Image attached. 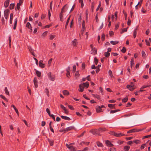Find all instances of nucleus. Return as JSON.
Instances as JSON below:
<instances>
[{
    "mask_svg": "<svg viewBox=\"0 0 151 151\" xmlns=\"http://www.w3.org/2000/svg\"><path fill=\"white\" fill-rule=\"evenodd\" d=\"M34 83L35 88H37L38 87L37 80L36 78H35L33 81Z\"/></svg>",
    "mask_w": 151,
    "mask_h": 151,
    "instance_id": "obj_7",
    "label": "nucleus"
},
{
    "mask_svg": "<svg viewBox=\"0 0 151 151\" xmlns=\"http://www.w3.org/2000/svg\"><path fill=\"white\" fill-rule=\"evenodd\" d=\"M9 47H11V37H9Z\"/></svg>",
    "mask_w": 151,
    "mask_h": 151,
    "instance_id": "obj_47",
    "label": "nucleus"
},
{
    "mask_svg": "<svg viewBox=\"0 0 151 151\" xmlns=\"http://www.w3.org/2000/svg\"><path fill=\"white\" fill-rule=\"evenodd\" d=\"M76 66L75 65H74L73 67V72H74L76 71Z\"/></svg>",
    "mask_w": 151,
    "mask_h": 151,
    "instance_id": "obj_51",
    "label": "nucleus"
},
{
    "mask_svg": "<svg viewBox=\"0 0 151 151\" xmlns=\"http://www.w3.org/2000/svg\"><path fill=\"white\" fill-rule=\"evenodd\" d=\"M127 88L129 89V90L132 91L135 88H133L132 86H130L129 85H127Z\"/></svg>",
    "mask_w": 151,
    "mask_h": 151,
    "instance_id": "obj_10",
    "label": "nucleus"
},
{
    "mask_svg": "<svg viewBox=\"0 0 151 151\" xmlns=\"http://www.w3.org/2000/svg\"><path fill=\"white\" fill-rule=\"evenodd\" d=\"M68 106L70 109L72 110H73L74 109V108L73 107V106H72L68 105Z\"/></svg>",
    "mask_w": 151,
    "mask_h": 151,
    "instance_id": "obj_50",
    "label": "nucleus"
},
{
    "mask_svg": "<svg viewBox=\"0 0 151 151\" xmlns=\"http://www.w3.org/2000/svg\"><path fill=\"white\" fill-rule=\"evenodd\" d=\"M110 43L111 44H112L113 45H116V44H117L118 43V42L117 41H111L110 42Z\"/></svg>",
    "mask_w": 151,
    "mask_h": 151,
    "instance_id": "obj_26",
    "label": "nucleus"
},
{
    "mask_svg": "<svg viewBox=\"0 0 151 151\" xmlns=\"http://www.w3.org/2000/svg\"><path fill=\"white\" fill-rule=\"evenodd\" d=\"M128 100V98L127 97H125L124 99H123L122 100V101L123 102H126Z\"/></svg>",
    "mask_w": 151,
    "mask_h": 151,
    "instance_id": "obj_35",
    "label": "nucleus"
},
{
    "mask_svg": "<svg viewBox=\"0 0 151 151\" xmlns=\"http://www.w3.org/2000/svg\"><path fill=\"white\" fill-rule=\"evenodd\" d=\"M134 143H135L136 144H138L139 143V140H137L134 141Z\"/></svg>",
    "mask_w": 151,
    "mask_h": 151,
    "instance_id": "obj_57",
    "label": "nucleus"
},
{
    "mask_svg": "<svg viewBox=\"0 0 151 151\" xmlns=\"http://www.w3.org/2000/svg\"><path fill=\"white\" fill-rule=\"evenodd\" d=\"M72 143H70L69 145L67 144L66 145L70 151H76L75 148L72 146Z\"/></svg>",
    "mask_w": 151,
    "mask_h": 151,
    "instance_id": "obj_3",
    "label": "nucleus"
},
{
    "mask_svg": "<svg viewBox=\"0 0 151 151\" xmlns=\"http://www.w3.org/2000/svg\"><path fill=\"white\" fill-rule=\"evenodd\" d=\"M145 145H146V144H144L142 145L141 147H140L141 149L142 150V149H144L145 148Z\"/></svg>",
    "mask_w": 151,
    "mask_h": 151,
    "instance_id": "obj_54",
    "label": "nucleus"
},
{
    "mask_svg": "<svg viewBox=\"0 0 151 151\" xmlns=\"http://www.w3.org/2000/svg\"><path fill=\"white\" fill-rule=\"evenodd\" d=\"M110 55V53L109 52H106L105 53L104 55L106 57H108Z\"/></svg>",
    "mask_w": 151,
    "mask_h": 151,
    "instance_id": "obj_44",
    "label": "nucleus"
},
{
    "mask_svg": "<svg viewBox=\"0 0 151 151\" xmlns=\"http://www.w3.org/2000/svg\"><path fill=\"white\" fill-rule=\"evenodd\" d=\"M74 129V127L73 126H71L69 127H68L66 129H64L63 130V131L64 132H68L70 130L73 129Z\"/></svg>",
    "mask_w": 151,
    "mask_h": 151,
    "instance_id": "obj_5",
    "label": "nucleus"
},
{
    "mask_svg": "<svg viewBox=\"0 0 151 151\" xmlns=\"http://www.w3.org/2000/svg\"><path fill=\"white\" fill-rule=\"evenodd\" d=\"M151 137V134H150L149 135H147V136H145L143 137V139L146 138H147L148 137Z\"/></svg>",
    "mask_w": 151,
    "mask_h": 151,
    "instance_id": "obj_55",
    "label": "nucleus"
},
{
    "mask_svg": "<svg viewBox=\"0 0 151 151\" xmlns=\"http://www.w3.org/2000/svg\"><path fill=\"white\" fill-rule=\"evenodd\" d=\"M130 148V147L129 146H126L124 148V151H128Z\"/></svg>",
    "mask_w": 151,
    "mask_h": 151,
    "instance_id": "obj_25",
    "label": "nucleus"
},
{
    "mask_svg": "<svg viewBox=\"0 0 151 151\" xmlns=\"http://www.w3.org/2000/svg\"><path fill=\"white\" fill-rule=\"evenodd\" d=\"M127 28H128V27H127L126 28H124L122 29V30L121 32V33L122 34L123 32H127Z\"/></svg>",
    "mask_w": 151,
    "mask_h": 151,
    "instance_id": "obj_27",
    "label": "nucleus"
},
{
    "mask_svg": "<svg viewBox=\"0 0 151 151\" xmlns=\"http://www.w3.org/2000/svg\"><path fill=\"white\" fill-rule=\"evenodd\" d=\"M13 18V14L12 13L10 14V20H12Z\"/></svg>",
    "mask_w": 151,
    "mask_h": 151,
    "instance_id": "obj_58",
    "label": "nucleus"
},
{
    "mask_svg": "<svg viewBox=\"0 0 151 151\" xmlns=\"http://www.w3.org/2000/svg\"><path fill=\"white\" fill-rule=\"evenodd\" d=\"M76 76L78 77L79 76V74L78 72L77 71L76 72L75 75Z\"/></svg>",
    "mask_w": 151,
    "mask_h": 151,
    "instance_id": "obj_62",
    "label": "nucleus"
},
{
    "mask_svg": "<svg viewBox=\"0 0 151 151\" xmlns=\"http://www.w3.org/2000/svg\"><path fill=\"white\" fill-rule=\"evenodd\" d=\"M102 110L101 107L100 106H98L97 108H96V110L97 112H99L101 111Z\"/></svg>",
    "mask_w": 151,
    "mask_h": 151,
    "instance_id": "obj_22",
    "label": "nucleus"
},
{
    "mask_svg": "<svg viewBox=\"0 0 151 151\" xmlns=\"http://www.w3.org/2000/svg\"><path fill=\"white\" fill-rule=\"evenodd\" d=\"M45 92L46 93L47 96H49V91L48 89L47 88H46L45 89Z\"/></svg>",
    "mask_w": 151,
    "mask_h": 151,
    "instance_id": "obj_32",
    "label": "nucleus"
},
{
    "mask_svg": "<svg viewBox=\"0 0 151 151\" xmlns=\"http://www.w3.org/2000/svg\"><path fill=\"white\" fill-rule=\"evenodd\" d=\"M109 73L111 77H113V76L112 75V72L111 70H109Z\"/></svg>",
    "mask_w": 151,
    "mask_h": 151,
    "instance_id": "obj_53",
    "label": "nucleus"
},
{
    "mask_svg": "<svg viewBox=\"0 0 151 151\" xmlns=\"http://www.w3.org/2000/svg\"><path fill=\"white\" fill-rule=\"evenodd\" d=\"M92 95L93 96L96 98H97L98 99H100V97L98 95H95L94 94H92Z\"/></svg>",
    "mask_w": 151,
    "mask_h": 151,
    "instance_id": "obj_33",
    "label": "nucleus"
},
{
    "mask_svg": "<svg viewBox=\"0 0 151 151\" xmlns=\"http://www.w3.org/2000/svg\"><path fill=\"white\" fill-rule=\"evenodd\" d=\"M61 117L62 119H65V120H70V118L67 116H61Z\"/></svg>",
    "mask_w": 151,
    "mask_h": 151,
    "instance_id": "obj_12",
    "label": "nucleus"
},
{
    "mask_svg": "<svg viewBox=\"0 0 151 151\" xmlns=\"http://www.w3.org/2000/svg\"><path fill=\"white\" fill-rule=\"evenodd\" d=\"M130 62H131V68H132L133 65H134L133 58H132L131 59V61H130Z\"/></svg>",
    "mask_w": 151,
    "mask_h": 151,
    "instance_id": "obj_24",
    "label": "nucleus"
},
{
    "mask_svg": "<svg viewBox=\"0 0 151 151\" xmlns=\"http://www.w3.org/2000/svg\"><path fill=\"white\" fill-rule=\"evenodd\" d=\"M97 68V67H95L94 65H93L91 66V68L93 69H94Z\"/></svg>",
    "mask_w": 151,
    "mask_h": 151,
    "instance_id": "obj_59",
    "label": "nucleus"
},
{
    "mask_svg": "<svg viewBox=\"0 0 151 151\" xmlns=\"http://www.w3.org/2000/svg\"><path fill=\"white\" fill-rule=\"evenodd\" d=\"M36 73L37 76L38 77H40L41 76V73L38 70H36Z\"/></svg>",
    "mask_w": 151,
    "mask_h": 151,
    "instance_id": "obj_30",
    "label": "nucleus"
},
{
    "mask_svg": "<svg viewBox=\"0 0 151 151\" xmlns=\"http://www.w3.org/2000/svg\"><path fill=\"white\" fill-rule=\"evenodd\" d=\"M97 145H98V147H102L103 146L102 144L101 143H100V142H97Z\"/></svg>",
    "mask_w": 151,
    "mask_h": 151,
    "instance_id": "obj_34",
    "label": "nucleus"
},
{
    "mask_svg": "<svg viewBox=\"0 0 151 151\" xmlns=\"http://www.w3.org/2000/svg\"><path fill=\"white\" fill-rule=\"evenodd\" d=\"M92 52H91V54H95L97 53V50L95 48H94L92 49Z\"/></svg>",
    "mask_w": 151,
    "mask_h": 151,
    "instance_id": "obj_16",
    "label": "nucleus"
},
{
    "mask_svg": "<svg viewBox=\"0 0 151 151\" xmlns=\"http://www.w3.org/2000/svg\"><path fill=\"white\" fill-rule=\"evenodd\" d=\"M63 92V94L65 95H68L69 94V92L67 91L66 90H64Z\"/></svg>",
    "mask_w": 151,
    "mask_h": 151,
    "instance_id": "obj_18",
    "label": "nucleus"
},
{
    "mask_svg": "<svg viewBox=\"0 0 151 151\" xmlns=\"http://www.w3.org/2000/svg\"><path fill=\"white\" fill-rule=\"evenodd\" d=\"M9 0H7L4 3V6L5 7H7L9 5Z\"/></svg>",
    "mask_w": 151,
    "mask_h": 151,
    "instance_id": "obj_11",
    "label": "nucleus"
},
{
    "mask_svg": "<svg viewBox=\"0 0 151 151\" xmlns=\"http://www.w3.org/2000/svg\"><path fill=\"white\" fill-rule=\"evenodd\" d=\"M79 2L81 4V6L83 7V0H79Z\"/></svg>",
    "mask_w": 151,
    "mask_h": 151,
    "instance_id": "obj_42",
    "label": "nucleus"
},
{
    "mask_svg": "<svg viewBox=\"0 0 151 151\" xmlns=\"http://www.w3.org/2000/svg\"><path fill=\"white\" fill-rule=\"evenodd\" d=\"M4 91L5 93L8 95H9V92L6 87H5L4 88Z\"/></svg>",
    "mask_w": 151,
    "mask_h": 151,
    "instance_id": "obj_21",
    "label": "nucleus"
},
{
    "mask_svg": "<svg viewBox=\"0 0 151 151\" xmlns=\"http://www.w3.org/2000/svg\"><path fill=\"white\" fill-rule=\"evenodd\" d=\"M118 111H119V110H111L110 111V113L111 114H113L115 112H117Z\"/></svg>",
    "mask_w": 151,
    "mask_h": 151,
    "instance_id": "obj_36",
    "label": "nucleus"
},
{
    "mask_svg": "<svg viewBox=\"0 0 151 151\" xmlns=\"http://www.w3.org/2000/svg\"><path fill=\"white\" fill-rule=\"evenodd\" d=\"M0 96V97L2 98L4 100H5V101H7V99L4 96H3L2 95H1Z\"/></svg>",
    "mask_w": 151,
    "mask_h": 151,
    "instance_id": "obj_41",
    "label": "nucleus"
},
{
    "mask_svg": "<svg viewBox=\"0 0 151 151\" xmlns=\"http://www.w3.org/2000/svg\"><path fill=\"white\" fill-rule=\"evenodd\" d=\"M106 144L109 146L112 147L113 145L109 140H106L105 142Z\"/></svg>",
    "mask_w": 151,
    "mask_h": 151,
    "instance_id": "obj_9",
    "label": "nucleus"
},
{
    "mask_svg": "<svg viewBox=\"0 0 151 151\" xmlns=\"http://www.w3.org/2000/svg\"><path fill=\"white\" fill-rule=\"evenodd\" d=\"M55 35H50V40H52L55 37Z\"/></svg>",
    "mask_w": 151,
    "mask_h": 151,
    "instance_id": "obj_39",
    "label": "nucleus"
},
{
    "mask_svg": "<svg viewBox=\"0 0 151 151\" xmlns=\"http://www.w3.org/2000/svg\"><path fill=\"white\" fill-rule=\"evenodd\" d=\"M14 4H11L10 5V6H9L10 9H13L14 8Z\"/></svg>",
    "mask_w": 151,
    "mask_h": 151,
    "instance_id": "obj_31",
    "label": "nucleus"
},
{
    "mask_svg": "<svg viewBox=\"0 0 151 151\" xmlns=\"http://www.w3.org/2000/svg\"><path fill=\"white\" fill-rule=\"evenodd\" d=\"M48 17H49V19L50 20V17L51 16V13L50 12V11L49 10H48Z\"/></svg>",
    "mask_w": 151,
    "mask_h": 151,
    "instance_id": "obj_52",
    "label": "nucleus"
},
{
    "mask_svg": "<svg viewBox=\"0 0 151 151\" xmlns=\"http://www.w3.org/2000/svg\"><path fill=\"white\" fill-rule=\"evenodd\" d=\"M45 66V64H39V66L42 68H44Z\"/></svg>",
    "mask_w": 151,
    "mask_h": 151,
    "instance_id": "obj_40",
    "label": "nucleus"
},
{
    "mask_svg": "<svg viewBox=\"0 0 151 151\" xmlns=\"http://www.w3.org/2000/svg\"><path fill=\"white\" fill-rule=\"evenodd\" d=\"M88 147H85L82 150V151H87L88 150Z\"/></svg>",
    "mask_w": 151,
    "mask_h": 151,
    "instance_id": "obj_63",
    "label": "nucleus"
},
{
    "mask_svg": "<svg viewBox=\"0 0 151 151\" xmlns=\"http://www.w3.org/2000/svg\"><path fill=\"white\" fill-rule=\"evenodd\" d=\"M133 143V142L132 141H129L127 142V144L131 145Z\"/></svg>",
    "mask_w": 151,
    "mask_h": 151,
    "instance_id": "obj_60",
    "label": "nucleus"
},
{
    "mask_svg": "<svg viewBox=\"0 0 151 151\" xmlns=\"http://www.w3.org/2000/svg\"><path fill=\"white\" fill-rule=\"evenodd\" d=\"M109 133L112 135H114L116 137V136H119V135L118 134H117V133H116L115 132H110Z\"/></svg>",
    "mask_w": 151,
    "mask_h": 151,
    "instance_id": "obj_20",
    "label": "nucleus"
},
{
    "mask_svg": "<svg viewBox=\"0 0 151 151\" xmlns=\"http://www.w3.org/2000/svg\"><path fill=\"white\" fill-rule=\"evenodd\" d=\"M21 4H19V3H18L17 4V9L19 10L20 7V5H21Z\"/></svg>",
    "mask_w": 151,
    "mask_h": 151,
    "instance_id": "obj_48",
    "label": "nucleus"
},
{
    "mask_svg": "<svg viewBox=\"0 0 151 151\" xmlns=\"http://www.w3.org/2000/svg\"><path fill=\"white\" fill-rule=\"evenodd\" d=\"M126 51V49L124 47H123L122 49L121 50L122 52L123 53H125Z\"/></svg>",
    "mask_w": 151,
    "mask_h": 151,
    "instance_id": "obj_49",
    "label": "nucleus"
},
{
    "mask_svg": "<svg viewBox=\"0 0 151 151\" xmlns=\"http://www.w3.org/2000/svg\"><path fill=\"white\" fill-rule=\"evenodd\" d=\"M77 43V40L76 39L72 42V44L74 46H76Z\"/></svg>",
    "mask_w": 151,
    "mask_h": 151,
    "instance_id": "obj_14",
    "label": "nucleus"
},
{
    "mask_svg": "<svg viewBox=\"0 0 151 151\" xmlns=\"http://www.w3.org/2000/svg\"><path fill=\"white\" fill-rule=\"evenodd\" d=\"M110 151H115V149L114 148H111L110 149Z\"/></svg>",
    "mask_w": 151,
    "mask_h": 151,
    "instance_id": "obj_64",
    "label": "nucleus"
},
{
    "mask_svg": "<svg viewBox=\"0 0 151 151\" xmlns=\"http://www.w3.org/2000/svg\"><path fill=\"white\" fill-rule=\"evenodd\" d=\"M4 17L6 19H7L8 16L9 14V11L8 9H6L4 11Z\"/></svg>",
    "mask_w": 151,
    "mask_h": 151,
    "instance_id": "obj_6",
    "label": "nucleus"
},
{
    "mask_svg": "<svg viewBox=\"0 0 151 151\" xmlns=\"http://www.w3.org/2000/svg\"><path fill=\"white\" fill-rule=\"evenodd\" d=\"M94 61L96 65L98 62V59L96 58H95L94 59Z\"/></svg>",
    "mask_w": 151,
    "mask_h": 151,
    "instance_id": "obj_46",
    "label": "nucleus"
},
{
    "mask_svg": "<svg viewBox=\"0 0 151 151\" xmlns=\"http://www.w3.org/2000/svg\"><path fill=\"white\" fill-rule=\"evenodd\" d=\"M88 86L89 83L88 82L80 84L79 85V88L78 90L80 92H82L83 91L84 87H86L87 88L88 87Z\"/></svg>",
    "mask_w": 151,
    "mask_h": 151,
    "instance_id": "obj_2",
    "label": "nucleus"
},
{
    "mask_svg": "<svg viewBox=\"0 0 151 151\" xmlns=\"http://www.w3.org/2000/svg\"><path fill=\"white\" fill-rule=\"evenodd\" d=\"M70 16L68 18L67 20V22H66V24H65V29H66L67 28V26L68 25V24L69 22V20H70Z\"/></svg>",
    "mask_w": 151,
    "mask_h": 151,
    "instance_id": "obj_23",
    "label": "nucleus"
},
{
    "mask_svg": "<svg viewBox=\"0 0 151 151\" xmlns=\"http://www.w3.org/2000/svg\"><path fill=\"white\" fill-rule=\"evenodd\" d=\"M50 116L54 120H55V117L54 116L53 114H51Z\"/></svg>",
    "mask_w": 151,
    "mask_h": 151,
    "instance_id": "obj_56",
    "label": "nucleus"
},
{
    "mask_svg": "<svg viewBox=\"0 0 151 151\" xmlns=\"http://www.w3.org/2000/svg\"><path fill=\"white\" fill-rule=\"evenodd\" d=\"M28 48L29 49V51H30V52L31 53L32 55H33L34 56H35V55L34 53V52L32 51V48H31L30 47H28Z\"/></svg>",
    "mask_w": 151,
    "mask_h": 151,
    "instance_id": "obj_17",
    "label": "nucleus"
},
{
    "mask_svg": "<svg viewBox=\"0 0 151 151\" xmlns=\"http://www.w3.org/2000/svg\"><path fill=\"white\" fill-rule=\"evenodd\" d=\"M142 56L143 58H145L146 57V54L145 52L143 51H142Z\"/></svg>",
    "mask_w": 151,
    "mask_h": 151,
    "instance_id": "obj_28",
    "label": "nucleus"
},
{
    "mask_svg": "<svg viewBox=\"0 0 151 151\" xmlns=\"http://www.w3.org/2000/svg\"><path fill=\"white\" fill-rule=\"evenodd\" d=\"M45 124V122L44 121H42V124L41 125L42 126H44Z\"/></svg>",
    "mask_w": 151,
    "mask_h": 151,
    "instance_id": "obj_61",
    "label": "nucleus"
},
{
    "mask_svg": "<svg viewBox=\"0 0 151 151\" xmlns=\"http://www.w3.org/2000/svg\"><path fill=\"white\" fill-rule=\"evenodd\" d=\"M90 132L94 135H99L98 133V131L97 130H91L90 131Z\"/></svg>",
    "mask_w": 151,
    "mask_h": 151,
    "instance_id": "obj_8",
    "label": "nucleus"
},
{
    "mask_svg": "<svg viewBox=\"0 0 151 151\" xmlns=\"http://www.w3.org/2000/svg\"><path fill=\"white\" fill-rule=\"evenodd\" d=\"M114 105L115 104L113 105L112 104H109L108 105V106L109 108L114 109L115 108V107L114 106Z\"/></svg>",
    "mask_w": 151,
    "mask_h": 151,
    "instance_id": "obj_29",
    "label": "nucleus"
},
{
    "mask_svg": "<svg viewBox=\"0 0 151 151\" xmlns=\"http://www.w3.org/2000/svg\"><path fill=\"white\" fill-rule=\"evenodd\" d=\"M26 27L28 28L29 29H30L32 28V27L31 24L29 22H28L26 25Z\"/></svg>",
    "mask_w": 151,
    "mask_h": 151,
    "instance_id": "obj_15",
    "label": "nucleus"
},
{
    "mask_svg": "<svg viewBox=\"0 0 151 151\" xmlns=\"http://www.w3.org/2000/svg\"><path fill=\"white\" fill-rule=\"evenodd\" d=\"M66 4L61 9V12L60 14L59 17L60 21L63 22V13L67 11L68 7H66Z\"/></svg>",
    "mask_w": 151,
    "mask_h": 151,
    "instance_id": "obj_1",
    "label": "nucleus"
},
{
    "mask_svg": "<svg viewBox=\"0 0 151 151\" xmlns=\"http://www.w3.org/2000/svg\"><path fill=\"white\" fill-rule=\"evenodd\" d=\"M46 111L50 116L51 115V114L50 112L49 109L48 108H47L46 109Z\"/></svg>",
    "mask_w": 151,
    "mask_h": 151,
    "instance_id": "obj_38",
    "label": "nucleus"
},
{
    "mask_svg": "<svg viewBox=\"0 0 151 151\" xmlns=\"http://www.w3.org/2000/svg\"><path fill=\"white\" fill-rule=\"evenodd\" d=\"M47 31H45V32L42 34V37H44L45 36V35L47 34Z\"/></svg>",
    "mask_w": 151,
    "mask_h": 151,
    "instance_id": "obj_45",
    "label": "nucleus"
},
{
    "mask_svg": "<svg viewBox=\"0 0 151 151\" xmlns=\"http://www.w3.org/2000/svg\"><path fill=\"white\" fill-rule=\"evenodd\" d=\"M82 27L83 29H85V27L84 21H83V22L82 24Z\"/></svg>",
    "mask_w": 151,
    "mask_h": 151,
    "instance_id": "obj_37",
    "label": "nucleus"
},
{
    "mask_svg": "<svg viewBox=\"0 0 151 151\" xmlns=\"http://www.w3.org/2000/svg\"><path fill=\"white\" fill-rule=\"evenodd\" d=\"M47 76L48 77L49 79L52 81H53L55 80V76L53 75H52L51 73L50 72L47 74Z\"/></svg>",
    "mask_w": 151,
    "mask_h": 151,
    "instance_id": "obj_4",
    "label": "nucleus"
},
{
    "mask_svg": "<svg viewBox=\"0 0 151 151\" xmlns=\"http://www.w3.org/2000/svg\"><path fill=\"white\" fill-rule=\"evenodd\" d=\"M48 141L50 143L51 146H52L53 145L54 141L53 140L48 139Z\"/></svg>",
    "mask_w": 151,
    "mask_h": 151,
    "instance_id": "obj_19",
    "label": "nucleus"
},
{
    "mask_svg": "<svg viewBox=\"0 0 151 151\" xmlns=\"http://www.w3.org/2000/svg\"><path fill=\"white\" fill-rule=\"evenodd\" d=\"M135 132V130L134 129H132L131 130H129V131H128L127 132L128 133H131L134 132Z\"/></svg>",
    "mask_w": 151,
    "mask_h": 151,
    "instance_id": "obj_43",
    "label": "nucleus"
},
{
    "mask_svg": "<svg viewBox=\"0 0 151 151\" xmlns=\"http://www.w3.org/2000/svg\"><path fill=\"white\" fill-rule=\"evenodd\" d=\"M17 18L14 19V25L13 29H15L16 28L17 24Z\"/></svg>",
    "mask_w": 151,
    "mask_h": 151,
    "instance_id": "obj_13",
    "label": "nucleus"
}]
</instances>
